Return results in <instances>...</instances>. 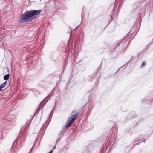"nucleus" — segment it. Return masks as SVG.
I'll list each match as a JSON object with an SVG mask.
<instances>
[{
	"label": "nucleus",
	"instance_id": "obj_1",
	"mask_svg": "<svg viewBox=\"0 0 153 153\" xmlns=\"http://www.w3.org/2000/svg\"><path fill=\"white\" fill-rule=\"evenodd\" d=\"M41 10H30L25 12L23 14L20 18V22L24 23L27 22L29 21L31 18L32 19H34L39 15Z\"/></svg>",
	"mask_w": 153,
	"mask_h": 153
},
{
	"label": "nucleus",
	"instance_id": "obj_2",
	"mask_svg": "<svg viewBox=\"0 0 153 153\" xmlns=\"http://www.w3.org/2000/svg\"><path fill=\"white\" fill-rule=\"evenodd\" d=\"M71 114H72V116L69 118L66 123L65 126L66 127H69L71 126V124L74 121L79 114V112L74 110L72 112Z\"/></svg>",
	"mask_w": 153,
	"mask_h": 153
},
{
	"label": "nucleus",
	"instance_id": "obj_3",
	"mask_svg": "<svg viewBox=\"0 0 153 153\" xmlns=\"http://www.w3.org/2000/svg\"><path fill=\"white\" fill-rule=\"evenodd\" d=\"M10 75L9 74H7L5 75L4 77V79L5 80H8L9 78Z\"/></svg>",
	"mask_w": 153,
	"mask_h": 153
},
{
	"label": "nucleus",
	"instance_id": "obj_4",
	"mask_svg": "<svg viewBox=\"0 0 153 153\" xmlns=\"http://www.w3.org/2000/svg\"><path fill=\"white\" fill-rule=\"evenodd\" d=\"M7 81L3 83H2V84H1V86L2 88H4V87L6 85V84H7Z\"/></svg>",
	"mask_w": 153,
	"mask_h": 153
},
{
	"label": "nucleus",
	"instance_id": "obj_5",
	"mask_svg": "<svg viewBox=\"0 0 153 153\" xmlns=\"http://www.w3.org/2000/svg\"><path fill=\"white\" fill-rule=\"evenodd\" d=\"M3 88L0 86V91Z\"/></svg>",
	"mask_w": 153,
	"mask_h": 153
},
{
	"label": "nucleus",
	"instance_id": "obj_6",
	"mask_svg": "<svg viewBox=\"0 0 153 153\" xmlns=\"http://www.w3.org/2000/svg\"><path fill=\"white\" fill-rule=\"evenodd\" d=\"M145 65V62H143V64H142V65Z\"/></svg>",
	"mask_w": 153,
	"mask_h": 153
},
{
	"label": "nucleus",
	"instance_id": "obj_7",
	"mask_svg": "<svg viewBox=\"0 0 153 153\" xmlns=\"http://www.w3.org/2000/svg\"><path fill=\"white\" fill-rule=\"evenodd\" d=\"M53 152V151L51 150L49 152V153H52Z\"/></svg>",
	"mask_w": 153,
	"mask_h": 153
},
{
	"label": "nucleus",
	"instance_id": "obj_8",
	"mask_svg": "<svg viewBox=\"0 0 153 153\" xmlns=\"http://www.w3.org/2000/svg\"><path fill=\"white\" fill-rule=\"evenodd\" d=\"M77 27H76L74 30H75L76 29Z\"/></svg>",
	"mask_w": 153,
	"mask_h": 153
}]
</instances>
